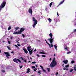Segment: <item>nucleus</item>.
<instances>
[{
    "label": "nucleus",
    "instance_id": "obj_27",
    "mask_svg": "<svg viewBox=\"0 0 76 76\" xmlns=\"http://www.w3.org/2000/svg\"><path fill=\"white\" fill-rule=\"evenodd\" d=\"M35 63H37V62L35 61L31 63V64H35Z\"/></svg>",
    "mask_w": 76,
    "mask_h": 76
},
{
    "label": "nucleus",
    "instance_id": "obj_3",
    "mask_svg": "<svg viewBox=\"0 0 76 76\" xmlns=\"http://www.w3.org/2000/svg\"><path fill=\"white\" fill-rule=\"evenodd\" d=\"M32 19L33 20L34 22V24L33 25V28H35V26L37 25V20L35 19L34 17H33Z\"/></svg>",
    "mask_w": 76,
    "mask_h": 76
},
{
    "label": "nucleus",
    "instance_id": "obj_55",
    "mask_svg": "<svg viewBox=\"0 0 76 76\" xmlns=\"http://www.w3.org/2000/svg\"><path fill=\"white\" fill-rule=\"evenodd\" d=\"M50 61H51V58H50V59H49Z\"/></svg>",
    "mask_w": 76,
    "mask_h": 76
},
{
    "label": "nucleus",
    "instance_id": "obj_14",
    "mask_svg": "<svg viewBox=\"0 0 76 76\" xmlns=\"http://www.w3.org/2000/svg\"><path fill=\"white\" fill-rule=\"evenodd\" d=\"M49 36L51 38V39H53V38H53V34L52 33L50 34Z\"/></svg>",
    "mask_w": 76,
    "mask_h": 76
},
{
    "label": "nucleus",
    "instance_id": "obj_64",
    "mask_svg": "<svg viewBox=\"0 0 76 76\" xmlns=\"http://www.w3.org/2000/svg\"><path fill=\"white\" fill-rule=\"evenodd\" d=\"M66 70H68V68H66Z\"/></svg>",
    "mask_w": 76,
    "mask_h": 76
},
{
    "label": "nucleus",
    "instance_id": "obj_5",
    "mask_svg": "<svg viewBox=\"0 0 76 76\" xmlns=\"http://www.w3.org/2000/svg\"><path fill=\"white\" fill-rule=\"evenodd\" d=\"M13 61L14 62H15V63H17L18 64H19V62H18V61L20 63H21L20 60H19V59H17L16 58H14L13 60Z\"/></svg>",
    "mask_w": 76,
    "mask_h": 76
},
{
    "label": "nucleus",
    "instance_id": "obj_4",
    "mask_svg": "<svg viewBox=\"0 0 76 76\" xmlns=\"http://www.w3.org/2000/svg\"><path fill=\"white\" fill-rule=\"evenodd\" d=\"M47 40L48 41H50V44L51 47H54V45L52 44H53V42H54V39H48Z\"/></svg>",
    "mask_w": 76,
    "mask_h": 76
},
{
    "label": "nucleus",
    "instance_id": "obj_44",
    "mask_svg": "<svg viewBox=\"0 0 76 76\" xmlns=\"http://www.w3.org/2000/svg\"><path fill=\"white\" fill-rule=\"evenodd\" d=\"M8 42L9 44H10L11 43H10V41H8Z\"/></svg>",
    "mask_w": 76,
    "mask_h": 76
},
{
    "label": "nucleus",
    "instance_id": "obj_26",
    "mask_svg": "<svg viewBox=\"0 0 76 76\" xmlns=\"http://www.w3.org/2000/svg\"><path fill=\"white\" fill-rule=\"evenodd\" d=\"M64 50H66L67 51H68V49H67V47H66L64 48Z\"/></svg>",
    "mask_w": 76,
    "mask_h": 76
},
{
    "label": "nucleus",
    "instance_id": "obj_51",
    "mask_svg": "<svg viewBox=\"0 0 76 76\" xmlns=\"http://www.w3.org/2000/svg\"><path fill=\"white\" fill-rule=\"evenodd\" d=\"M24 61V62H25V63H26V60H24H24H23Z\"/></svg>",
    "mask_w": 76,
    "mask_h": 76
},
{
    "label": "nucleus",
    "instance_id": "obj_1",
    "mask_svg": "<svg viewBox=\"0 0 76 76\" xmlns=\"http://www.w3.org/2000/svg\"><path fill=\"white\" fill-rule=\"evenodd\" d=\"M55 59H56L55 58H53V61L50 65L49 67H51L52 68L57 65V62L55 61Z\"/></svg>",
    "mask_w": 76,
    "mask_h": 76
},
{
    "label": "nucleus",
    "instance_id": "obj_48",
    "mask_svg": "<svg viewBox=\"0 0 76 76\" xmlns=\"http://www.w3.org/2000/svg\"><path fill=\"white\" fill-rule=\"evenodd\" d=\"M17 45L18 46H20V45L19 44H17Z\"/></svg>",
    "mask_w": 76,
    "mask_h": 76
},
{
    "label": "nucleus",
    "instance_id": "obj_21",
    "mask_svg": "<svg viewBox=\"0 0 76 76\" xmlns=\"http://www.w3.org/2000/svg\"><path fill=\"white\" fill-rule=\"evenodd\" d=\"M48 20L49 22H51V21L52 20H51V19L50 18H49L48 19Z\"/></svg>",
    "mask_w": 76,
    "mask_h": 76
},
{
    "label": "nucleus",
    "instance_id": "obj_52",
    "mask_svg": "<svg viewBox=\"0 0 76 76\" xmlns=\"http://www.w3.org/2000/svg\"><path fill=\"white\" fill-rule=\"evenodd\" d=\"M34 72H36V70H36V69H34Z\"/></svg>",
    "mask_w": 76,
    "mask_h": 76
},
{
    "label": "nucleus",
    "instance_id": "obj_12",
    "mask_svg": "<svg viewBox=\"0 0 76 76\" xmlns=\"http://www.w3.org/2000/svg\"><path fill=\"white\" fill-rule=\"evenodd\" d=\"M27 50H28V51H30L31 50H32V48H31V46H28L27 48Z\"/></svg>",
    "mask_w": 76,
    "mask_h": 76
},
{
    "label": "nucleus",
    "instance_id": "obj_38",
    "mask_svg": "<svg viewBox=\"0 0 76 76\" xmlns=\"http://www.w3.org/2000/svg\"><path fill=\"white\" fill-rule=\"evenodd\" d=\"M32 68L33 69H34V68H35V66H32Z\"/></svg>",
    "mask_w": 76,
    "mask_h": 76
},
{
    "label": "nucleus",
    "instance_id": "obj_43",
    "mask_svg": "<svg viewBox=\"0 0 76 76\" xmlns=\"http://www.w3.org/2000/svg\"><path fill=\"white\" fill-rule=\"evenodd\" d=\"M63 70H66V67H64V68H63Z\"/></svg>",
    "mask_w": 76,
    "mask_h": 76
},
{
    "label": "nucleus",
    "instance_id": "obj_42",
    "mask_svg": "<svg viewBox=\"0 0 76 76\" xmlns=\"http://www.w3.org/2000/svg\"><path fill=\"white\" fill-rule=\"evenodd\" d=\"M37 56L38 57H39V55L38 54L37 55Z\"/></svg>",
    "mask_w": 76,
    "mask_h": 76
},
{
    "label": "nucleus",
    "instance_id": "obj_11",
    "mask_svg": "<svg viewBox=\"0 0 76 76\" xmlns=\"http://www.w3.org/2000/svg\"><path fill=\"white\" fill-rule=\"evenodd\" d=\"M33 50H33V49H31V50L28 51L30 55H31L32 54Z\"/></svg>",
    "mask_w": 76,
    "mask_h": 76
},
{
    "label": "nucleus",
    "instance_id": "obj_57",
    "mask_svg": "<svg viewBox=\"0 0 76 76\" xmlns=\"http://www.w3.org/2000/svg\"><path fill=\"white\" fill-rule=\"evenodd\" d=\"M54 57H56V54H54Z\"/></svg>",
    "mask_w": 76,
    "mask_h": 76
},
{
    "label": "nucleus",
    "instance_id": "obj_6",
    "mask_svg": "<svg viewBox=\"0 0 76 76\" xmlns=\"http://www.w3.org/2000/svg\"><path fill=\"white\" fill-rule=\"evenodd\" d=\"M25 28H21L20 31H18L20 34H22V32H23L24 31H25Z\"/></svg>",
    "mask_w": 76,
    "mask_h": 76
},
{
    "label": "nucleus",
    "instance_id": "obj_41",
    "mask_svg": "<svg viewBox=\"0 0 76 76\" xmlns=\"http://www.w3.org/2000/svg\"><path fill=\"white\" fill-rule=\"evenodd\" d=\"M46 43L47 44H48V45H50V44H49V43H48L47 41H46Z\"/></svg>",
    "mask_w": 76,
    "mask_h": 76
},
{
    "label": "nucleus",
    "instance_id": "obj_23",
    "mask_svg": "<svg viewBox=\"0 0 76 76\" xmlns=\"http://www.w3.org/2000/svg\"><path fill=\"white\" fill-rule=\"evenodd\" d=\"M12 29V28L11 27L9 26L8 28V30L9 31V30H10V29Z\"/></svg>",
    "mask_w": 76,
    "mask_h": 76
},
{
    "label": "nucleus",
    "instance_id": "obj_39",
    "mask_svg": "<svg viewBox=\"0 0 76 76\" xmlns=\"http://www.w3.org/2000/svg\"><path fill=\"white\" fill-rule=\"evenodd\" d=\"M11 54H13V53H14V51H12L11 52Z\"/></svg>",
    "mask_w": 76,
    "mask_h": 76
},
{
    "label": "nucleus",
    "instance_id": "obj_17",
    "mask_svg": "<svg viewBox=\"0 0 76 76\" xmlns=\"http://www.w3.org/2000/svg\"><path fill=\"white\" fill-rule=\"evenodd\" d=\"M54 47L55 49H56V50H57V46H56V45H54Z\"/></svg>",
    "mask_w": 76,
    "mask_h": 76
},
{
    "label": "nucleus",
    "instance_id": "obj_8",
    "mask_svg": "<svg viewBox=\"0 0 76 76\" xmlns=\"http://www.w3.org/2000/svg\"><path fill=\"white\" fill-rule=\"evenodd\" d=\"M23 50L24 51L25 53L26 54H27V53H28V51L26 49V48H23Z\"/></svg>",
    "mask_w": 76,
    "mask_h": 76
},
{
    "label": "nucleus",
    "instance_id": "obj_9",
    "mask_svg": "<svg viewBox=\"0 0 76 76\" xmlns=\"http://www.w3.org/2000/svg\"><path fill=\"white\" fill-rule=\"evenodd\" d=\"M4 53L5 54H6L7 56H9V57H10V54L8 52H4Z\"/></svg>",
    "mask_w": 76,
    "mask_h": 76
},
{
    "label": "nucleus",
    "instance_id": "obj_61",
    "mask_svg": "<svg viewBox=\"0 0 76 76\" xmlns=\"http://www.w3.org/2000/svg\"><path fill=\"white\" fill-rule=\"evenodd\" d=\"M40 54H42V52H40Z\"/></svg>",
    "mask_w": 76,
    "mask_h": 76
},
{
    "label": "nucleus",
    "instance_id": "obj_49",
    "mask_svg": "<svg viewBox=\"0 0 76 76\" xmlns=\"http://www.w3.org/2000/svg\"><path fill=\"white\" fill-rule=\"evenodd\" d=\"M10 38L11 39H13V37H11Z\"/></svg>",
    "mask_w": 76,
    "mask_h": 76
},
{
    "label": "nucleus",
    "instance_id": "obj_28",
    "mask_svg": "<svg viewBox=\"0 0 76 76\" xmlns=\"http://www.w3.org/2000/svg\"><path fill=\"white\" fill-rule=\"evenodd\" d=\"M69 66V65H66V66H65V67H68Z\"/></svg>",
    "mask_w": 76,
    "mask_h": 76
},
{
    "label": "nucleus",
    "instance_id": "obj_24",
    "mask_svg": "<svg viewBox=\"0 0 76 76\" xmlns=\"http://www.w3.org/2000/svg\"><path fill=\"white\" fill-rule=\"evenodd\" d=\"M7 48L8 49V50H11V49L10 48V47L7 46Z\"/></svg>",
    "mask_w": 76,
    "mask_h": 76
},
{
    "label": "nucleus",
    "instance_id": "obj_50",
    "mask_svg": "<svg viewBox=\"0 0 76 76\" xmlns=\"http://www.w3.org/2000/svg\"><path fill=\"white\" fill-rule=\"evenodd\" d=\"M2 72H3V73H4L5 72V71L4 70H2Z\"/></svg>",
    "mask_w": 76,
    "mask_h": 76
},
{
    "label": "nucleus",
    "instance_id": "obj_36",
    "mask_svg": "<svg viewBox=\"0 0 76 76\" xmlns=\"http://www.w3.org/2000/svg\"><path fill=\"white\" fill-rule=\"evenodd\" d=\"M71 52H68L67 53V54H70Z\"/></svg>",
    "mask_w": 76,
    "mask_h": 76
},
{
    "label": "nucleus",
    "instance_id": "obj_13",
    "mask_svg": "<svg viewBox=\"0 0 76 76\" xmlns=\"http://www.w3.org/2000/svg\"><path fill=\"white\" fill-rule=\"evenodd\" d=\"M13 34H14V35H16V34H20V33L18 31V32L14 31L13 33Z\"/></svg>",
    "mask_w": 76,
    "mask_h": 76
},
{
    "label": "nucleus",
    "instance_id": "obj_37",
    "mask_svg": "<svg viewBox=\"0 0 76 76\" xmlns=\"http://www.w3.org/2000/svg\"><path fill=\"white\" fill-rule=\"evenodd\" d=\"M20 58H21V59H22L23 60H24V59L22 58V57H21Z\"/></svg>",
    "mask_w": 76,
    "mask_h": 76
},
{
    "label": "nucleus",
    "instance_id": "obj_16",
    "mask_svg": "<svg viewBox=\"0 0 76 76\" xmlns=\"http://www.w3.org/2000/svg\"><path fill=\"white\" fill-rule=\"evenodd\" d=\"M64 0L61 1V2H60V4H59V5H60V4H63V3H64Z\"/></svg>",
    "mask_w": 76,
    "mask_h": 76
},
{
    "label": "nucleus",
    "instance_id": "obj_31",
    "mask_svg": "<svg viewBox=\"0 0 76 76\" xmlns=\"http://www.w3.org/2000/svg\"><path fill=\"white\" fill-rule=\"evenodd\" d=\"M40 67L42 69V70L44 69L43 68V66H42L40 65Z\"/></svg>",
    "mask_w": 76,
    "mask_h": 76
},
{
    "label": "nucleus",
    "instance_id": "obj_56",
    "mask_svg": "<svg viewBox=\"0 0 76 76\" xmlns=\"http://www.w3.org/2000/svg\"><path fill=\"white\" fill-rule=\"evenodd\" d=\"M34 51H36V49H35V50L34 49Z\"/></svg>",
    "mask_w": 76,
    "mask_h": 76
},
{
    "label": "nucleus",
    "instance_id": "obj_32",
    "mask_svg": "<svg viewBox=\"0 0 76 76\" xmlns=\"http://www.w3.org/2000/svg\"><path fill=\"white\" fill-rule=\"evenodd\" d=\"M73 69H72L69 71V72H73Z\"/></svg>",
    "mask_w": 76,
    "mask_h": 76
},
{
    "label": "nucleus",
    "instance_id": "obj_54",
    "mask_svg": "<svg viewBox=\"0 0 76 76\" xmlns=\"http://www.w3.org/2000/svg\"><path fill=\"white\" fill-rule=\"evenodd\" d=\"M6 57L7 58H9V56H7Z\"/></svg>",
    "mask_w": 76,
    "mask_h": 76
},
{
    "label": "nucleus",
    "instance_id": "obj_40",
    "mask_svg": "<svg viewBox=\"0 0 76 76\" xmlns=\"http://www.w3.org/2000/svg\"><path fill=\"white\" fill-rule=\"evenodd\" d=\"M22 67H23V65H22L20 66V69H22Z\"/></svg>",
    "mask_w": 76,
    "mask_h": 76
},
{
    "label": "nucleus",
    "instance_id": "obj_19",
    "mask_svg": "<svg viewBox=\"0 0 76 76\" xmlns=\"http://www.w3.org/2000/svg\"><path fill=\"white\" fill-rule=\"evenodd\" d=\"M15 47H16L17 48V49H19H19H20V48H19V47L17 45H15Z\"/></svg>",
    "mask_w": 76,
    "mask_h": 76
},
{
    "label": "nucleus",
    "instance_id": "obj_46",
    "mask_svg": "<svg viewBox=\"0 0 76 76\" xmlns=\"http://www.w3.org/2000/svg\"><path fill=\"white\" fill-rule=\"evenodd\" d=\"M58 74V72H56V76H57Z\"/></svg>",
    "mask_w": 76,
    "mask_h": 76
},
{
    "label": "nucleus",
    "instance_id": "obj_18",
    "mask_svg": "<svg viewBox=\"0 0 76 76\" xmlns=\"http://www.w3.org/2000/svg\"><path fill=\"white\" fill-rule=\"evenodd\" d=\"M15 30H16V31H18V29H19V28L18 27H17L15 28Z\"/></svg>",
    "mask_w": 76,
    "mask_h": 76
},
{
    "label": "nucleus",
    "instance_id": "obj_59",
    "mask_svg": "<svg viewBox=\"0 0 76 76\" xmlns=\"http://www.w3.org/2000/svg\"><path fill=\"white\" fill-rule=\"evenodd\" d=\"M62 66H63L64 67V64H63L62 65Z\"/></svg>",
    "mask_w": 76,
    "mask_h": 76
},
{
    "label": "nucleus",
    "instance_id": "obj_47",
    "mask_svg": "<svg viewBox=\"0 0 76 76\" xmlns=\"http://www.w3.org/2000/svg\"><path fill=\"white\" fill-rule=\"evenodd\" d=\"M57 15L58 16H59V15H58V12H57Z\"/></svg>",
    "mask_w": 76,
    "mask_h": 76
},
{
    "label": "nucleus",
    "instance_id": "obj_63",
    "mask_svg": "<svg viewBox=\"0 0 76 76\" xmlns=\"http://www.w3.org/2000/svg\"><path fill=\"white\" fill-rule=\"evenodd\" d=\"M49 47H50V48H51V46H50V45L49 44Z\"/></svg>",
    "mask_w": 76,
    "mask_h": 76
},
{
    "label": "nucleus",
    "instance_id": "obj_58",
    "mask_svg": "<svg viewBox=\"0 0 76 76\" xmlns=\"http://www.w3.org/2000/svg\"><path fill=\"white\" fill-rule=\"evenodd\" d=\"M2 42H5V41H2Z\"/></svg>",
    "mask_w": 76,
    "mask_h": 76
},
{
    "label": "nucleus",
    "instance_id": "obj_2",
    "mask_svg": "<svg viewBox=\"0 0 76 76\" xmlns=\"http://www.w3.org/2000/svg\"><path fill=\"white\" fill-rule=\"evenodd\" d=\"M6 2L5 1H3L0 6V12L1 10V9L4 8L6 5Z\"/></svg>",
    "mask_w": 76,
    "mask_h": 76
},
{
    "label": "nucleus",
    "instance_id": "obj_7",
    "mask_svg": "<svg viewBox=\"0 0 76 76\" xmlns=\"http://www.w3.org/2000/svg\"><path fill=\"white\" fill-rule=\"evenodd\" d=\"M28 12L30 13L31 15H32V9L31 8L29 9L28 10Z\"/></svg>",
    "mask_w": 76,
    "mask_h": 76
},
{
    "label": "nucleus",
    "instance_id": "obj_60",
    "mask_svg": "<svg viewBox=\"0 0 76 76\" xmlns=\"http://www.w3.org/2000/svg\"><path fill=\"white\" fill-rule=\"evenodd\" d=\"M35 66L36 67H38V65H36Z\"/></svg>",
    "mask_w": 76,
    "mask_h": 76
},
{
    "label": "nucleus",
    "instance_id": "obj_53",
    "mask_svg": "<svg viewBox=\"0 0 76 76\" xmlns=\"http://www.w3.org/2000/svg\"><path fill=\"white\" fill-rule=\"evenodd\" d=\"M42 54H45V53L42 52Z\"/></svg>",
    "mask_w": 76,
    "mask_h": 76
},
{
    "label": "nucleus",
    "instance_id": "obj_10",
    "mask_svg": "<svg viewBox=\"0 0 76 76\" xmlns=\"http://www.w3.org/2000/svg\"><path fill=\"white\" fill-rule=\"evenodd\" d=\"M63 62L64 63V64H67L68 63V60H65L63 61Z\"/></svg>",
    "mask_w": 76,
    "mask_h": 76
},
{
    "label": "nucleus",
    "instance_id": "obj_29",
    "mask_svg": "<svg viewBox=\"0 0 76 76\" xmlns=\"http://www.w3.org/2000/svg\"><path fill=\"white\" fill-rule=\"evenodd\" d=\"M71 63L72 64H73V63H75V61L73 60L71 61Z\"/></svg>",
    "mask_w": 76,
    "mask_h": 76
},
{
    "label": "nucleus",
    "instance_id": "obj_20",
    "mask_svg": "<svg viewBox=\"0 0 76 76\" xmlns=\"http://www.w3.org/2000/svg\"><path fill=\"white\" fill-rule=\"evenodd\" d=\"M76 65H75L74 66V70L75 71H76Z\"/></svg>",
    "mask_w": 76,
    "mask_h": 76
},
{
    "label": "nucleus",
    "instance_id": "obj_22",
    "mask_svg": "<svg viewBox=\"0 0 76 76\" xmlns=\"http://www.w3.org/2000/svg\"><path fill=\"white\" fill-rule=\"evenodd\" d=\"M47 69L48 72H50V68H47Z\"/></svg>",
    "mask_w": 76,
    "mask_h": 76
},
{
    "label": "nucleus",
    "instance_id": "obj_33",
    "mask_svg": "<svg viewBox=\"0 0 76 76\" xmlns=\"http://www.w3.org/2000/svg\"><path fill=\"white\" fill-rule=\"evenodd\" d=\"M22 36H23V38H25V35H24V34H22Z\"/></svg>",
    "mask_w": 76,
    "mask_h": 76
},
{
    "label": "nucleus",
    "instance_id": "obj_15",
    "mask_svg": "<svg viewBox=\"0 0 76 76\" xmlns=\"http://www.w3.org/2000/svg\"><path fill=\"white\" fill-rule=\"evenodd\" d=\"M30 72V69L28 68L27 69V72H26L27 73H28Z\"/></svg>",
    "mask_w": 76,
    "mask_h": 76
},
{
    "label": "nucleus",
    "instance_id": "obj_34",
    "mask_svg": "<svg viewBox=\"0 0 76 76\" xmlns=\"http://www.w3.org/2000/svg\"><path fill=\"white\" fill-rule=\"evenodd\" d=\"M42 57H45V55H42Z\"/></svg>",
    "mask_w": 76,
    "mask_h": 76
},
{
    "label": "nucleus",
    "instance_id": "obj_30",
    "mask_svg": "<svg viewBox=\"0 0 76 76\" xmlns=\"http://www.w3.org/2000/svg\"><path fill=\"white\" fill-rule=\"evenodd\" d=\"M44 72H45V73H47V72H46V71L44 69H42Z\"/></svg>",
    "mask_w": 76,
    "mask_h": 76
},
{
    "label": "nucleus",
    "instance_id": "obj_62",
    "mask_svg": "<svg viewBox=\"0 0 76 76\" xmlns=\"http://www.w3.org/2000/svg\"><path fill=\"white\" fill-rule=\"evenodd\" d=\"M42 52H44V50H42Z\"/></svg>",
    "mask_w": 76,
    "mask_h": 76
},
{
    "label": "nucleus",
    "instance_id": "obj_35",
    "mask_svg": "<svg viewBox=\"0 0 76 76\" xmlns=\"http://www.w3.org/2000/svg\"><path fill=\"white\" fill-rule=\"evenodd\" d=\"M73 32H76V29H75L74 30Z\"/></svg>",
    "mask_w": 76,
    "mask_h": 76
},
{
    "label": "nucleus",
    "instance_id": "obj_25",
    "mask_svg": "<svg viewBox=\"0 0 76 76\" xmlns=\"http://www.w3.org/2000/svg\"><path fill=\"white\" fill-rule=\"evenodd\" d=\"M52 4H53V2H51L50 4V7H51L52 5Z\"/></svg>",
    "mask_w": 76,
    "mask_h": 76
},
{
    "label": "nucleus",
    "instance_id": "obj_45",
    "mask_svg": "<svg viewBox=\"0 0 76 76\" xmlns=\"http://www.w3.org/2000/svg\"><path fill=\"white\" fill-rule=\"evenodd\" d=\"M38 73L39 74V73H41V71H39L38 72Z\"/></svg>",
    "mask_w": 76,
    "mask_h": 76
}]
</instances>
